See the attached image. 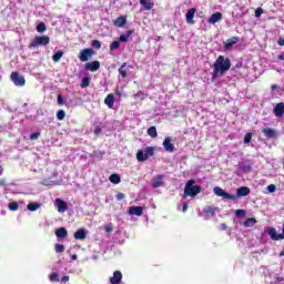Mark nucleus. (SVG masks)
<instances>
[{"label":"nucleus","mask_w":284,"mask_h":284,"mask_svg":"<svg viewBox=\"0 0 284 284\" xmlns=\"http://www.w3.org/2000/svg\"><path fill=\"white\" fill-rule=\"evenodd\" d=\"M213 192L216 196H221L222 199H227L229 201H236V195L225 192V190L220 186H215Z\"/></svg>","instance_id":"obj_6"},{"label":"nucleus","mask_w":284,"mask_h":284,"mask_svg":"<svg viewBox=\"0 0 284 284\" xmlns=\"http://www.w3.org/2000/svg\"><path fill=\"white\" fill-rule=\"evenodd\" d=\"M72 261H77V255L71 256Z\"/></svg>","instance_id":"obj_61"},{"label":"nucleus","mask_w":284,"mask_h":284,"mask_svg":"<svg viewBox=\"0 0 284 284\" xmlns=\"http://www.w3.org/2000/svg\"><path fill=\"white\" fill-rule=\"evenodd\" d=\"M222 19H223V13H221V12H215V13H213V14L209 18L207 23H212V24L219 23V21H221Z\"/></svg>","instance_id":"obj_17"},{"label":"nucleus","mask_w":284,"mask_h":284,"mask_svg":"<svg viewBox=\"0 0 284 284\" xmlns=\"http://www.w3.org/2000/svg\"><path fill=\"white\" fill-rule=\"evenodd\" d=\"M132 34H134V30H129L120 36L119 41L121 43H128V40L130 39V37H132Z\"/></svg>","instance_id":"obj_22"},{"label":"nucleus","mask_w":284,"mask_h":284,"mask_svg":"<svg viewBox=\"0 0 284 284\" xmlns=\"http://www.w3.org/2000/svg\"><path fill=\"white\" fill-rule=\"evenodd\" d=\"M204 213L206 214L207 219H213V216H216V207L214 206H205Z\"/></svg>","instance_id":"obj_21"},{"label":"nucleus","mask_w":284,"mask_h":284,"mask_svg":"<svg viewBox=\"0 0 284 284\" xmlns=\"http://www.w3.org/2000/svg\"><path fill=\"white\" fill-rule=\"evenodd\" d=\"M146 132L151 139H156V136H159V133H156V126H150Z\"/></svg>","instance_id":"obj_31"},{"label":"nucleus","mask_w":284,"mask_h":284,"mask_svg":"<svg viewBox=\"0 0 284 284\" xmlns=\"http://www.w3.org/2000/svg\"><path fill=\"white\" fill-rule=\"evenodd\" d=\"M55 205L58 207V212L60 214H63L68 210V202L61 200V199H55Z\"/></svg>","instance_id":"obj_10"},{"label":"nucleus","mask_w":284,"mask_h":284,"mask_svg":"<svg viewBox=\"0 0 284 284\" xmlns=\"http://www.w3.org/2000/svg\"><path fill=\"white\" fill-rule=\"evenodd\" d=\"M255 224H256V219H254V217H248L244 222L245 227H252Z\"/></svg>","instance_id":"obj_33"},{"label":"nucleus","mask_w":284,"mask_h":284,"mask_svg":"<svg viewBox=\"0 0 284 284\" xmlns=\"http://www.w3.org/2000/svg\"><path fill=\"white\" fill-rule=\"evenodd\" d=\"M271 90H278V85H276V84H273V85H271Z\"/></svg>","instance_id":"obj_57"},{"label":"nucleus","mask_w":284,"mask_h":284,"mask_svg":"<svg viewBox=\"0 0 284 284\" xmlns=\"http://www.w3.org/2000/svg\"><path fill=\"white\" fill-rule=\"evenodd\" d=\"M10 79L12 83H14V85H17L18 88H23V85H26V78H23V75H21L17 71H13L11 73Z\"/></svg>","instance_id":"obj_5"},{"label":"nucleus","mask_w":284,"mask_h":284,"mask_svg":"<svg viewBox=\"0 0 284 284\" xmlns=\"http://www.w3.org/2000/svg\"><path fill=\"white\" fill-rule=\"evenodd\" d=\"M129 214L131 216H143V207L142 206H131L129 209Z\"/></svg>","instance_id":"obj_15"},{"label":"nucleus","mask_w":284,"mask_h":284,"mask_svg":"<svg viewBox=\"0 0 284 284\" xmlns=\"http://www.w3.org/2000/svg\"><path fill=\"white\" fill-rule=\"evenodd\" d=\"M73 237L75 241H85L88 239V231L85 229H79L74 234Z\"/></svg>","instance_id":"obj_11"},{"label":"nucleus","mask_w":284,"mask_h":284,"mask_svg":"<svg viewBox=\"0 0 284 284\" xmlns=\"http://www.w3.org/2000/svg\"><path fill=\"white\" fill-rule=\"evenodd\" d=\"M114 26L115 28H123V26H125V23H128V17L125 16H120L114 20Z\"/></svg>","instance_id":"obj_18"},{"label":"nucleus","mask_w":284,"mask_h":284,"mask_svg":"<svg viewBox=\"0 0 284 284\" xmlns=\"http://www.w3.org/2000/svg\"><path fill=\"white\" fill-rule=\"evenodd\" d=\"M0 174H1V166H0Z\"/></svg>","instance_id":"obj_63"},{"label":"nucleus","mask_w":284,"mask_h":284,"mask_svg":"<svg viewBox=\"0 0 284 284\" xmlns=\"http://www.w3.org/2000/svg\"><path fill=\"white\" fill-rule=\"evenodd\" d=\"M122 278H123V274L121 273V271H115L113 273V276L110 277V283L111 284H119V283H121Z\"/></svg>","instance_id":"obj_16"},{"label":"nucleus","mask_w":284,"mask_h":284,"mask_svg":"<svg viewBox=\"0 0 284 284\" xmlns=\"http://www.w3.org/2000/svg\"><path fill=\"white\" fill-rule=\"evenodd\" d=\"M119 48H121V41L120 40H115V41L111 42V44H110L111 52L114 51V50H119Z\"/></svg>","instance_id":"obj_35"},{"label":"nucleus","mask_w":284,"mask_h":284,"mask_svg":"<svg viewBox=\"0 0 284 284\" xmlns=\"http://www.w3.org/2000/svg\"><path fill=\"white\" fill-rule=\"evenodd\" d=\"M221 230H223V231L227 230V224H225V223L221 224Z\"/></svg>","instance_id":"obj_56"},{"label":"nucleus","mask_w":284,"mask_h":284,"mask_svg":"<svg viewBox=\"0 0 284 284\" xmlns=\"http://www.w3.org/2000/svg\"><path fill=\"white\" fill-rule=\"evenodd\" d=\"M118 72L122 79L128 78V63L123 62Z\"/></svg>","instance_id":"obj_24"},{"label":"nucleus","mask_w":284,"mask_h":284,"mask_svg":"<svg viewBox=\"0 0 284 284\" xmlns=\"http://www.w3.org/2000/svg\"><path fill=\"white\" fill-rule=\"evenodd\" d=\"M110 183H113L114 185H119L121 183V175L113 173L109 178Z\"/></svg>","instance_id":"obj_28"},{"label":"nucleus","mask_w":284,"mask_h":284,"mask_svg":"<svg viewBox=\"0 0 284 284\" xmlns=\"http://www.w3.org/2000/svg\"><path fill=\"white\" fill-rule=\"evenodd\" d=\"M163 148L166 152H174L175 150L174 144H172V140L170 138L164 139Z\"/></svg>","instance_id":"obj_19"},{"label":"nucleus","mask_w":284,"mask_h":284,"mask_svg":"<svg viewBox=\"0 0 284 284\" xmlns=\"http://www.w3.org/2000/svg\"><path fill=\"white\" fill-rule=\"evenodd\" d=\"M93 132H94L95 136H99V134H101V132H102L101 126H95Z\"/></svg>","instance_id":"obj_48"},{"label":"nucleus","mask_w":284,"mask_h":284,"mask_svg":"<svg viewBox=\"0 0 284 284\" xmlns=\"http://www.w3.org/2000/svg\"><path fill=\"white\" fill-rule=\"evenodd\" d=\"M277 44L281 45V47H283V45H284V38H280V39L277 40Z\"/></svg>","instance_id":"obj_54"},{"label":"nucleus","mask_w":284,"mask_h":284,"mask_svg":"<svg viewBox=\"0 0 284 284\" xmlns=\"http://www.w3.org/2000/svg\"><path fill=\"white\" fill-rule=\"evenodd\" d=\"M219 74H221V71H216V68H214L213 73H212V80L219 79Z\"/></svg>","instance_id":"obj_45"},{"label":"nucleus","mask_w":284,"mask_h":284,"mask_svg":"<svg viewBox=\"0 0 284 284\" xmlns=\"http://www.w3.org/2000/svg\"><path fill=\"white\" fill-rule=\"evenodd\" d=\"M245 214H247V211H245V210H236L235 211V216H237V219L245 216Z\"/></svg>","instance_id":"obj_42"},{"label":"nucleus","mask_w":284,"mask_h":284,"mask_svg":"<svg viewBox=\"0 0 284 284\" xmlns=\"http://www.w3.org/2000/svg\"><path fill=\"white\" fill-rule=\"evenodd\" d=\"M39 45H50V37L48 36H37L29 44V50L39 48Z\"/></svg>","instance_id":"obj_4"},{"label":"nucleus","mask_w":284,"mask_h":284,"mask_svg":"<svg viewBox=\"0 0 284 284\" xmlns=\"http://www.w3.org/2000/svg\"><path fill=\"white\" fill-rule=\"evenodd\" d=\"M280 256H284V251L280 252Z\"/></svg>","instance_id":"obj_62"},{"label":"nucleus","mask_w":284,"mask_h":284,"mask_svg":"<svg viewBox=\"0 0 284 284\" xmlns=\"http://www.w3.org/2000/svg\"><path fill=\"white\" fill-rule=\"evenodd\" d=\"M49 281H51V283H59L60 277H59L58 273H51L49 275Z\"/></svg>","instance_id":"obj_38"},{"label":"nucleus","mask_w":284,"mask_h":284,"mask_svg":"<svg viewBox=\"0 0 284 284\" xmlns=\"http://www.w3.org/2000/svg\"><path fill=\"white\" fill-rule=\"evenodd\" d=\"M105 232H108V234H110V232H112V224H108L104 226Z\"/></svg>","instance_id":"obj_51"},{"label":"nucleus","mask_w":284,"mask_h":284,"mask_svg":"<svg viewBox=\"0 0 284 284\" xmlns=\"http://www.w3.org/2000/svg\"><path fill=\"white\" fill-rule=\"evenodd\" d=\"M165 183L163 182V175L158 174L155 178L152 180L151 186L153 190H156L158 187H163Z\"/></svg>","instance_id":"obj_9"},{"label":"nucleus","mask_w":284,"mask_h":284,"mask_svg":"<svg viewBox=\"0 0 284 284\" xmlns=\"http://www.w3.org/2000/svg\"><path fill=\"white\" fill-rule=\"evenodd\" d=\"M9 210H10L11 212H17V210H19V203H17V202H10V203H9Z\"/></svg>","instance_id":"obj_39"},{"label":"nucleus","mask_w":284,"mask_h":284,"mask_svg":"<svg viewBox=\"0 0 284 284\" xmlns=\"http://www.w3.org/2000/svg\"><path fill=\"white\" fill-rule=\"evenodd\" d=\"M116 199H118V201H123V200L125 199V194H123V193H118V194H116Z\"/></svg>","instance_id":"obj_50"},{"label":"nucleus","mask_w":284,"mask_h":284,"mask_svg":"<svg viewBox=\"0 0 284 284\" xmlns=\"http://www.w3.org/2000/svg\"><path fill=\"white\" fill-rule=\"evenodd\" d=\"M100 68H101V62H99V60H94L85 64V70H88L89 72H98Z\"/></svg>","instance_id":"obj_8"},{"label":"nucleus","mask_w":284,"mask_h":284,"mask_svg":"<svg viewBox=\"0 0 284 284\" xmlns=\"http://www.w3.org/2000/svg\"><path fill=\"white\" fill-rule=\"evenodd\" d=\"M68 281H70V276H68V275H64V276L61 278V283H68Z\"/></svg>","instance_id":"obj_52"},{"label":"nucleus","mask_w":284,"mask_h":284,"mask_svg":"<svg viewBox=\"0 0 284 284\" xmlns=\"http://www.w3.org/2000/svg\"><path fill=\"white\" fill-rule=\"evenodd\" d=\"M104 103L108 105V108H110V110H112V108H114V94H108L104 99Z\"/></svg>","instance_id":"obj_25"},{"label":"nucleus","mask_w":284,"mask_h":284,"mask_svg":"<svg viewBox=\"0 0 284 284\" xmlns=\"http://www.w3.org/2000/svg\"><path fill=\"white\" fill-rule=\"evenodd\" d=\"M273 112L275 114V116H277V119H283V114H284V103L280 102L277 103L274 109Z\"/></svg>","instance_id":"obj_12"},{"label":"nucleus","mask_w":284,"mask_h":284,"mask_svg":"<svg viewBox=\"0 0 284 284\" xmlns=\"http://www.w3.org/2000/svg\"><path fill=\"white\" fill-rule=\"evenodd\" d=\"M39 207H41V203L39 202H32L27 205V210H29V212H37Z\"/></svg>","instance_id":"obj_29"},{"label":"nucleus","mask_w":284,"mask_h":284,"mask_svg":"<svg viewBox=\"0 0 284 284\" xmlns=\"http://www.w3.org/2000/svg\"><path fill=\"white\" fill-rule=\"evenodd\" d=\"M194 14H196V8H191L186 12V23L194 26Z\"/></svg>","instance_id":"obj_13"},{"label":"nucleus","mask_w":284,"mask_h":284,"mask_svg":"<svg viewBox=\"0 0 284 284\" xmlns=\"http://www.w3.org/2000/svg\"><path fill=\"white\" fill-rule=\"evenodd\" d=\"M54 250L58 254H63V252H65V246L63 244H55Z\"/></svg>","instance_id":"obj_37"},{"label":"nucleus","mask_w":284,"mask_h":284,"mask_svg":"<svg viewBox=\"0 0 284 284\" xmlns=\"http://www.w3.org/2000/svg\"><path fill=\"white\" fill-rule=\"evenodd\" d=\"M263 14V8L258 7L256 10H255V17L256 19H261V16Z\"/></svg>","instance_id":"obj_43"},{"label":"nucleus","mask_w":284,"mask_h":284,"mask_svg":"<svg viewBox=\"0 0 284 284\" xmlns=\"http://www.w3.org/2000/svg\"><path fill=\"white\" fill-rule=\"evenodd\" d=\"M267 190H268V192L272 194V193L276 192V185L270 184V185L267 186Z\"/></svg>","instance_id":"obj_47"},{"label":"nucleus","mask_w":284,"mask_h":284,"mask_svg":"<svg viewBox=\"0 0 284 284\" xmlns=\"http://www.w3.org/2000/svg\"><path fill=\"white\" fill-rule=\"evenodd\" d=\"M57 119H58V121H63V119H65V111L59 110L57 112Z\"/></svg>","instance_id":"obj_40"},{"label":"nucleus","mask_w":284,"mask_h":284,"mask_svg":"<svg viewBox=\"0 0 284 284\" xmlns=\"http://www.w3.org/2000/svg\"><path fill=\"white\" fill-rule=\"evenodd\" d=\"M236 194H237V196H247V195H250V187H247V186L239 187L236 191Z\"/></svg>","instance_id":"obj_27"},{"label":"nucleus","mask_w":284,"mask_h":284,"mask_svg":"<svg viewBox=\"0 0 284 284\" xmlns=\"http://www.w3.org/2000/svg\"><path fill=\"white\" fill-rule=\"evenodd\" d=\"M277 59H278L280 61H284V54H283V53L280 54V55L277 57Z\"/></svg>","instance_id":"obj_59"},{"label":"nucleus","mask_w":284,"mask_h":284,"mask_svg":"<svg viewBox=\"0 0 284 284\" xmlns=\"http://www.w3.org/2000/svg\"><path fill=\"white\" fill-rule=\"evenodd\" d=\"M63 103H65L63 100V95L59 94L58 95V105H63Z\"/></svg>","instance_id":"obj_49"},{"label":"nucleus","mask_w":284,"mask_h":284,"mask_svg":"<svg viewBox=\"0 0 284 284\" xmlns=\"http://www.w3.org/2000/svg\"><path fill=\"white\" fill-rule=\"evenodd\" d=\"M263 134L264 136H266V139H276V136H278V133H276V130L272 129V128H265L263 129Z\"/></svg>","instance_id":"obj_14"},{"label":"nucleus","mask_w":284,"mask_h":284,"mask_svg":"<svg viewBox=\"0 0 284 284\" xmlns=\"http://www.w3.org/2000/svg\"><path fill=\"white\" fill-rule=\"evenodd\" d=\"M239 170L244 174H250V172H252V164L241 163L239 164Z\"/></svg>","instance_id":"obj_26"},{"label":"nucleus","mask_w":284,"mask_h":284,"mask_svg":"<svg viewBox=\"0 0 284 284\" xmlns=\"http://www.w3.org/2000/svg\"><path fill=\"white\" fill-rule=\"evenodd\" d=\"M141 6L144 7V10H152L154 8V2L148 0H140Z\"/></svg>","instance_id":"obj_30"},{"label":"nucleus","mask_w":284,"mask_h":284,"mask_svg":"<svg viewBox=\"0 0 284 284\" xmlns=\"http://www.w3.org/2000/svg\"><path fill=\"white\" fill-rule=\"evenodd\" d=\"M62 57H63V51H58L52 55V61H54V63H59Z\"/></svg>","instance_id":"obj_32"},{"label":"nucleus","mask_w":284,"mask_h":284,"mask_svg":"<svg viewBox=\"0 0 284 284\" xmlns=\"http://www.w3.org/2000/svg\"><path fill=\"white\" fill-rule=\"evenodd\" d=\"M213 67L215 68L216 72H220L221 77L225 74L232 68V62L230 61V58L219 55V58L215 60Z\"/></svg>","instance_id":"obj_1"},{"label":"nucleus","mask_w":284,"mask_h":284,"mask_svg":"<svg viewBox=\"0 0 284 284\" xmlns=\"http://www.w3.org/2000/svg\"><path fill=\"white\" fill-rule=\"evenodd\" d=\"M239 41H241L239 37H232L227 39L226 42L224 43L225 50H230V48H232V45H235V43H239Z\"/></svg>","instance_id":"obj_20"},{"label":"nucleus","mask_w":284,"mask_h":284,"mask_svg":"<svg viewBox=\"0 0 284 284\" xmlns=\"http://www.w3.org/2000/svg\"><path fill=\"white\" fill-rule=\"evenodd\" d=\"M81 88H90V77L82 78Z\"/></svg>","instance_id":"obj_36"},{"label":"nucleus","mask_w":284,"mask_h":284,"mask_svg":"<svg viewBox=\"0 0 284 284\" xmlns=\"http://www.w3.org/2000/svg\"><path fill=\"white\" fill-rule=\"evenodd\" d=\"M91 45H92V48H95L97 50H101V41H99V40H92Z\"/></svg>","instance_id":"obj_41"},{"label":"nucleus","mask_w":284,"mask_h":284,"mask_svg":"<svg viewBox=\"0 0 284 284\" xmlns=\"http://www.w3.org/2000/svg\"><path fill=\"white\" fill-rule=\"evenodd\" d=\"M39 136H41V132H34L30 135V140L37 141V139H39Z\"/></svg>","instance_id":"obj_44"},{"label":"nucleus","mask_w":284,"mask_h":284,"mask_svg":"<svg viewBox=\"0 0 284 284\" xmlns=\"http://www.w3.org/2000/svg\"><path fill=\"white\" fill-rule=\"evenodd\" d=\"M252 142V133H246L244 136V143H251Z\"/></svg>","instance_id":"obj_46"},{"label":"nucleus","mask_w":284,"mask_h":284,"mask_svg":"<svg viewBox=\"0 0 284 284\" xmlns=\"http://www.w3.org/2000/svg\"><path fill=\"white\" fill-rule=\"evenodd\" d=\"M276 281H277L278 283H283L284 278L281 277V276H277V277H276Z\"/></svg>","instance_id":"obj_58"},{"label":"nucleus","mask_w":284,"mask_h":284,"mask_svg":"<svg viewBox=\"0 0 284 284\" xmlns=\"http://www.w3.org/2000/svg\"><path fill=\"white\" fill-rule=\"evenodd\" d=\"M134 97H143V92L139 91Z\"/></svg>","instance_id":"obj_60"},{"label":"nucleus","mask_w":284,"mask_h":284,"mask_svg":"<svg viewBox=\"0 0 284 284\" xmlns=\"http://www.w3.org/2000/svg\"><path fill=\"white\" fill-rule=\"evenodd\" d=\"M156 149L154 146H146L145 150H138L136 159L140 163H143L150 159V156H154Z\"/></svg>","instance_id":"obj_3"},{"label":"nucleus","mask_w":284,"mask_h":284,"mask_svg":"<svg viewBox=\"0 0 284 284\" xmlns=\"http://www.w3.org/2000/svg\"><path fill=\"white\" fill-rule=\"evenodd\" d=\"M90 57H94V49H83L80 51V54H79V59L85 63V61H88V59H90Z\"/></svg>","instance_id":"obj_7"},{"label":"nucleus","mask_w":284,"mask_h":284,"mask_svg":"<svg viewBox=\"0 0 284 284\" xmlns=\"http://www.w3.org/2000/svg\"><path fill=\"white\" fill-rule=\"evenodd\" d=\"M45 30H48V27H45V22H40L37 26V32H39L40 34H43V32H45Z\"/></svg>","instance_id":"obj_34"},{"label":"nucleus","mask_w":284,"mask_h":284,"mask_svg":"<svg viewBox=\"0 0 284 284\" xmlns=\"http://www.w3.org/2000/svg\"><path fill=\"white\" fill-rule=\"evenodd\" d=\"M187 207H189L187 202H184L182 206V212H187Z\"/></svg>","instance_id":"obj_53"},{"label":"nucleus","mask_w":284,"mask_h":284,"mask_svg":"<svg viewBox=\"0 0 284 284\" xmlns=\"http://www.w3.org/2000/svg\"><path fill=\"white\" fill-rule=\"evenodd\" d=\"M235 68H237V69L243 68V62H237V63L235 64Z\"/></svg>","instance_id":"obj_55"},{"label":"nucleus","mask_w":284,"mask_h":284,"mask_svg":"<svg viewBox=\"0 0 284 284\" xmlns=\"http://www.w3.org/2000/svg\"><path fill=\"white\" fill-rule=\"evenodd\" d=\"M57 239H67L68 230L65 227H59L55 230Z\"/></svg>","instance_id":"obj_23"},{"label":"nucleus","mask_w":284,"mask_h":284,"mask_svg":"<svg viewBox=\"0 0 284 284\" xmlns=\"http://www.w3.org/2000/svg\"><path fill=\"white\" fill-rule=\"evenodd\" d=\"M201 194V186L200 185H194V180H189L184 186V199L186 196H197Z\"/></svg>","instance_id":"obj_2"}]
</instances>
